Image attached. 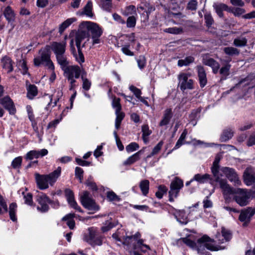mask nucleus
Masks as SVG:
<instances>
[{"label": "nucleus", "instance_id": "f257e3e1", "mask_svg": "<svg viewBox=\"0 0 255 255\" xmlns=\"http://www.w3.org/2000/svg\"><path fill=\"white\" fill-rule=\"evenodd\" d=\"M220 187L224 196L233 195V200L241 207L248 205L250 198H255V185L250 190L245 188L235 189L232 187L227 180H221Z\"/></svg>", "mask_w": 255, "mask_h": 255}, {"label": "nucleus", "instance_id": "f03ea898", "mask_svg": "<svg viewBox=\"0 0 255 255\" xmlns=\"http://www.w3.org/2000/svg\"><path fill=\"white\" fill-rule=\"evenodd\" d=\"M184 243L189 247L194 249L197 248L200 255H208L206 249L211 251H218L219 248L213 244V240L206 235L203 236L197 241V244L188 238L182 239Z\"/></svg>", "mask_w": 255, "mask_h": 255}, {"label": "nucleus", "instance_id": "7ed1b4c3", "mask_svg": "<svg viewBox=\"0 0 255 255\" xmlns=\"http://www.w3.org/2000/svg\"><path fill=\"white\" fill-rule=\"evenodd\" d=\"M61 172V167H58L55 170L48 175H40L36 173L35 177L38 188L40 190H44L48 188V184L52 186L60 176Z\"/></svg>", "mask_w": 255, "mask_h": 255}, {"label": "nucleus", "instance_id": "20e7f679", "mask_svg": "<svg viewBox=\"0 0 255 255\" xmlns=\"http://www.w3.org/2000/svg\"><path fill=\"white\" fill-rule=\"evenodd\" d=\"M34 64L36 66L43 64L48 67L52 70H54V65L50 59V47L48 45L39 51L38 55L34 59Z\"/></svg>", "mask_w": 255, "mask_h": 255}, {"label": "nucleus", "instance_id": "39448f33", "mask_svg": "<svg viewBox=\"0 0 255 255\" xmlns=\"http://www.w3.org/2000/svg\"><path fill=\"white\" fill-rule=\"evenodd\" d=\"M140 234L137 232L133 236H127L125 238L124 244L131 247L133 249H140L143 252H146L150 249L149 246L144 244L143 241L140 239Z\"/></svg>", "mask_w": 255, "mask_h": 255}, {"label": "nucleus", "instance_id": "423d86ee", "mask_svg": "<svg viewBox=\"0 0 255 255\" xmlns=\"http://www.w3.org/2000/svg\"><path fill=\"white\" fill-rule=\"evenodd\" d=\"M83 26L87 29L88 33H90L93 45L101 43V36L103 31L99 26L91 21H85L83 23Z\"/></svg>", "mask_w": 255, "mask_h": 255}, {"label": "nucleus", "instance_id": "0eeeda50", "mask_svg": "<svg viewBox=\"0 0 255 255\" xmlns=\"http://www.w3.org/2000/svg\"><path fill=\"white\" fill-rule=\"evenodd\" d=\"M220 170L234 186H240L242 185L241 180L235 169L229 167H222L220 168Z\"/></svg>", "mask_w": 255, "mask_h": 255}, {"label": "nucleus", "instance_id": "6e6552de", "mask_svg": "<svg viewBox=\"0 0 255 255\" xmlns=\"http://www.w3.org/2000/svg\"><path fill=\"white\" fill-rule=\"evenodd\" d=\"M82 205L88 210L94 213L100 209L99 206L96 204L95 201L90 196L88 191H84L80 198Z\"/></svg>", "mask_w": 255, "mask_h": 255}, {"label": "nucleus", "instance_id": "1a4fd4ad", "mask_svg": "<svg viewBox=\"0 0 255 255\" xmlns=\"http://www.w3.org/2000/svg\"><path fill=\"white\" fill-rule=\"evenodd\" d=\"M191 76V74L190 73H180L178 75V86L181 91H184L186 89L192 90L194 89L193 80L189 79Z\"/></svg>", "mask_w": 255, "mask_h": 255}, {"label": "nucleus", "instance_id": "9d476101", "mask_svg": "<svg viewBox=\"0 0 255 255\" xmlns=\"http://www.w3.org/2000/svg\"><path fill=\"white\" fill-rule=\"evenodd\" d=\"M183 186L182 180L176 177L173 180L170 184V191H169V201L172 202L174 198L177 197L180 190Z\"/></svg>", "mask_w": 255, "mask_h": 255}, {"label": "nucleus", "instance_id": "9b49d317", "mask_svg": "<svg viewBox=\"0 0 255 255\" xmlns=\"http://www.w3.org/2000/svg\"><path fill=\"white\" fill-rule=\"evenodd\" d=\"M221 158L222 155L221 154H217L211 167L212 173L215 178V181L216 182L219 183L220 186L221 185V180H227L225 179L222 178L221 177L222 175H219V170L220 168L219 162Z\"/></svg>", "mask_w": 255, "mask_h": 255}, {"label": "nucleus", "instance_id": "f8f14e48", "mask_svg": "<svg viewBox=\"0 0 255 255\" xmlns=\"http://www.w3.org/2000/svg\"><path fill=\"white\" fill-rule=\"evenodd\" d=\"M36 201L39 205L37 209L41 212L44 213L48 211L49 206L48 203H51V200L46 194L41 193L37 196Z\"/></svg>", "mask_w": 255, "mask_h": 255}, {"label": "nucleus", "instance_id": "ddd939ff", "mask_svg": "<svg viewBox=\"0 0 255 255\" xmlns=\"http://www.w3.org/2000/svg\"><path fill=\"white\" fill-rule=\"evenodd\" d=\"M255 214V206L254 207H249L241 211L239 219L244 224H247L250 222L251 218Z\"/></svg>", "mask_w": 255, "mask_h": 255}, {"label": "nucleus", "instance_id": "4468645a", "mask_svg": "<svg viewBox=\"0 0 255 255\" xmlns=\"http://www.w3.org/2000/svg\"><path fill=\"white\" fill-rule=\"evenodd\" d=\"M86 241L92 246H101L102 244L101 237L92 228L89 229V235Z\"/></svg>", "mask_w": 255, "mask_h": 255}, {"label": "nucleus", "instance_id": "2eb2a0df", "mask_svg": "<svg viewBox=\"0 0 255 255\" xmlns=\"http://www.w3.org/2000/svg\"><path fill=\"white\" fill-rule=\"evenodd\" d=\"M63 70L66 78H78L81 72L80 68L76 65L67 66Z\"/></svg>", "mask_w": 255, "mask_h": 255}, {"label": "nucleus", "instance_id": "dca6fc26", "mask_svg": "<svg viewBox=\"0 0 255 255\" xmlns=\"http://www.w3.org/2000/svg\"><path fill=\"white\" fill-rule=\"evenodd\" d=\"M67 43L65 40L60 42H52L50 43V50L51 49L55 55L59 54H65Z\"/></svg>", "mask_w": 255, "mask_h": 255}, {"label": "nucleus", "instance_id": "f3484780", "mask_svg": "<svg viewBox=\"0 0 255 255\" xmlns=\"http://www.w3.org/2000/svg\"><path fill=\"white\" fill-rule=\"evenodd\" d=\"M243 178L247 186H250L255 182V172L252 167H248L245 169Z\"/></svg>", "mask_w": 255, "mask_h": 255}, {"label": "nucleus", "instance_id": "a211bd4d", "mask_svg": "<svg viewBox=\"0 0 255 255\" xmlns=\"http://www.w3.org/2000/svg\"><path fill=\"white\" fill-rule=\"evenodd\" d=\"M0 103L9 112L10 114L13 115L15 113L16 109L14 103L9 96H6L1 99Z\"/></svg>", "mask_w": 255, "mask_h": 255}, {"label": "nucleus", "instance_id": "6ab92c4d", "mask_svg": "<svg viewBox=\"0 0 255 255\" xmlns=\"http://www.w3.org/2000/svg\"><path fill=\"white\" fill-rule=\"evenodd\" d=\"M65 193L67 200L70 207L80 212H83L81 208L78 205L77 202L74 199V195L73 191L69 189H66L65 190Z\"/></svg>", "mask_w": 255, "mask_h": 255}, {"label": "nucleus", "instance_id": "aec40b11", "mask_svg": "<svg viewBox=\"0 0 255 255\" xmlns=\"http://www.w3.org/2000/svg\"><path fill=\"white\" fill-rule=\"evenodd\" d=\"M203 63L204 65L211 67L214 74H217L218 72L220 64L214 59L209 57H204L203 59Z\"/></svg>", "mask_w": 255, "mask_h": 255}, {"label": "nucleus", "instance_id": "412c9836", "mask_svg": "<svg viewBox=\"0 0 255 255\" xmlns=\"http://www.w3.org/2000/svg\"><path fill=\"white\" fill-rule=\"evenodd\" d=\"M89 33L87 31L79 30L75 35V42L77 48H81L82 42L85 39L89 40Z\"/></svg>", "mask_w": 255, "mask_h": 255}, {"label": "nucleus", "instance_id": "4be33fe9", "mask_svg": "<svg viewBox=\"0 0 255 255\" xmlns=\"http://www.w3.org/2000/svg\"><path fill=\"white\" fill-rule=\"evenodd\" d=\"M198 72V77L200 83V86L201 88L204 87L207 83V79L206 72L202 66H197L196 67Z\"/></svg>", "mask_w": 255, "mask_h": 255}, {"label": "nucleus", "instance_id": "5701e85b", "mask_svg": "<svg viewBox=\"0 0 255 255\" xmlns=\"http://www.w3.org/2000/svg\"><path fill=\"white\" fill-rule=\"evenodd\" d=\"M48 150L46 149H42L40 151L37 150H31L27 153L25 155V159L27 160H32L35 158H38L40 156H43L47 155Z\"/></svg>", "mask_w": 255, "mask_h": 255}, {"label": "nucleus", "instance_id": "b1692460", "mask_svg": "<svg viewBox=\"0 0 255 255\" xmlns=\"http://www.w3.org/2000/svg\"><path fill=\"white\" fill-rule=\"evenodd\" d=\"M173 117V113L171 109H167L164 112L160 122L159 123L160 127L167 125L170 123Z\"/></svg>", "mask_w": 255, "mask_h": 255}, {"label": "nucleus", "instance_id": "393cba45", "mask_svg": "<svg viewBox=\"0 0 255 255\" xmlns=\"http://www.w3.org/2000/svg\"><path fill=\"white\" fill-rule=\"evenodd\" d=\"M174 216L178 222L182 224H186L188 222V218L184 210H176L174 213Z\"/></svg>", "mask_w": 255, "mask_h": 255}, {"label": "nucleus", "instance_id": "a878e982", "mask_svg": "<svg viewBox=\"0 0 255 255\" xmlns=\"http://www.w3.org/2000/svg\"><path fill=\"white\" fill-rule=\"evenodd\" d=\"M2 66L7 72L9 73L13 70L12 62L11 59L8 56H4L1 59Z\"/></svg>", "mask_w": 255, "mask_h": 255}, {"label": "nucleus", "instance_id": "bb28decb", "mask_svg": "<svg viewBox=\"0 0 255 255\" xmlns=\"http://www.w3.org/2000/svg\"><path fill=\"white\" fill-rule=\"evenodd\" d=\"M213 7L215 9L217 14L220 17H222L223 16V11L224 10H230V9L228 8V6L224 3H215L213 5Z\"/></svg>", "mask_w": 255, "mask_h": 255}, {"label": "nucleus", "instance_id": "cd10ccee", "mask_svg": "<svg viewBox=\"0 0 255 255\" xmlns=\"http://www.w3.org/2000/svg\"><path fill=\"white\" fill-rule=\"evenodd\" d=\"M142 153V150H139L131 156H129L124 162L125 165H131L140 159V155Z\"/></svg>", "mask_w": 255, "mask_h": 255}, {"label": "nucleus", "instance_id": "c85d7f7f", "mask_svg": "<svg viewBox=\"0 0 255 255\" xmlns=\"http://www.w3.org/2000/svg\"><path fill=\"white\" fill-rule=\"evenodd\" d=\"M62 96V92L61 91L58 90L54 92V93L51 95L49 96V98L50 100V102L47 105V106H49L50 104H52V101H54L53 104V107L56 106L57 105V102L59 100L60 98Z\"/></svg>", "mask_w": 255, "mask_h": 255}, {"label": "nucleus", "instance_id": "c756f323", "mask_svg": "<svg viewBox=\"0 0 255 255\" xmlns=\"http://www.w3.org/2000/svg\"><path fill=\"white\" fill-rule=\"evenodd\" d=\"M4 15L8 22H13L15 19V14L10 6H7L4 10Z\"/></svg>", "mask_w": 255, "mask_h": 255}, {"label": "nucleus", "instance_id": "7c9ffc66", "mask_svg": "<svg viewBox=\"0 0 255 255\" xmlns=\"http://www.w3.org/2000/svg\"><path fill=\"white\" fill-rule=\"evenodd\" d=\"M93 4L91 1H88L84 6L83 10L81 14H85L89 17L93 16V13L92 12Z\"/></svg>", "mask_w": 255, "mask_h": 255}, {"label": "nucleus", "instance_id": "2f4dec72", "mask_svg": "<svg viewBox=\"0 0 255 255\" xmlns=\"http://www.w3.org/2000/svg\"><path fill=\"white\" fill-rule=\"evenodd\" d=\"M57 61L59 64L61 65L62 68L64 69L67 66L68 62L65 54H59L55 55Z\"/></svg>", "mask_w": 255, "mask_h": 255}, {"label": "nucleus", "instance_id": "473e14b6", "mask_svg": "<svg viewBox=\"0 0 255 255\" xmlns=\"http://www.w3.org/2000/svg\"><path fill=\"white\" fill-rule=\"evenodd\" d=\"M210 179V175L208 174H196L194 175L193 179L200 183H204Z\"/></svg>", "mask_w": 255, "mask_h": 255}, {"label": "nucleus", "instance_id": "72a5a7b5", "mask_svg": "<svg viewBox=\"0 0 255 255\" xmlns=\"http://www.w3.org/2000/svg\"><path fill=\"white\" fill-rule=\"evenodd\" d=\"M149 182L147 180L141 181L139 184V187L143 195L146 196L149 190Z\"/></svg>", "mask_w": 255, "mask_h": 255}, {"label": "nucleus", "instance_id": "f704fd0d", "mask_svg": "<svg viewBox=\"0 0 255 255\" xmlns=\"http://www.w3.org/2000/svg\"><path fill=\"white\" fill-rule=\"evenodd\" d=\"M76 20L75 18H70L64 21L59 26V32L62 33L64 30Z\"/></svg>", "mask_w": 255, "mask_h": 255}, {"label": "nucleus", "instance_id": "c9c22d12", "mask_svg": "<svg viewBox=\"0 0 255 255\" xmlns=\"http://www.w3.org/2000/svg\"><path fill=\"white\" fill-rule=\"evenodd\" d=\"M37 94V87L34 85H30L27 89V96L29 99H33Z\"/></svg>", "mask_w": 255, "mask_h": 255}, {"label": "nucleus", "instance_id": "e433bc0d", "mask_svg": "<svg viewBox=\"0 0 255 255\" xmlns=\"http://www.w3.org/2000/svg\"><path fill=\"white\" fill-rule=\"evenodd\" d=\"M112 107L115 109V114L121 113L122 106L120 104V99L114 97L112 103Z\"/></svg>", "mask_w": 255, "mask_h": 255}, {"label": "nucleus", "instance_id": "4c0bfd02", "mask_svg": "<svg viewBox=\"0 0 255 255\" xmlns=\"http://www.w3.org/2000/svg\"><path fill=\"white\" fill-rule=\"evenodd\" d=\"M17 209V205L15 203H12L9 206V214L10 218L13 221L16 220L15 213Z\"/></svg>", "mask_w": 255, "mask_h": 255}, {"label": "nucleus", "instance_id": "58836bf2", "mask_svg": "<svg viewBox=\"0 0 255 255\" xmlns=\"http://www.w3.org/2000/svg\"><path fill=\"white\" fill-rule=\"evenodd\" d=\"M194 61V58L192 56L186 57L184 59H180L178 61V66L182 67L183 66H188L190 64L193 63Z\"/></svg>", "mask_w": 255, "mask_h": 255}, {"label": "nucleus", "instance_id": "ea45409f", "mask_svg": "<svg viewBox=\"0 0 255 255\" xmlns=\"http://www.w3.org/2000/svg\"><path fill=\"white\" fill-rule=\"evenodd\" d=\"M233 136V132L231 129H228L225 130L223 132L220 137V140L222 142H225L231 139Z\"/></svg>", "mask_w": 255, "mask_h": 255}, {"label": "nucleus", "instance_id": "a19ab883", "mask_svg": "<svg viewBox=\"0 0 255 255\" xmlns=\"http://www.w3.org/2000/svg\"><path fill=\"white\" fill-rule=\"evenodd\" d=\"M224 52L230 56L238 55L240 53V51L233 47H227L224 48Z\"/></svg>", "mask_w": 255, "mask_h": 255}, {"label": "nucleus", "instance_id": "79ce46f5", "mask_svg": "<svg viewBox=\"0 0 255 255\" xmlns=\"http://www.w3.org/2000/svg\"><path fill=\"white\" fill-rule=\"evenodd\" d=\"M7 206L3 196L0 194V215L7 211Z\"/></svg>", "mask_w": 255, "mask_h": 255}, {"label": "nucleus", "instance_id": "37998d69", "mask_svg": "<svg viewBox=\"0 0 255 255\" xmlns=\"http://www.w3.org/2000/svg\"><path fill=\"white\" fill-rule=\"evenodd\" d=\"M231 65L229 63H226L220 70V74L223 76L227 77L230 74V70Z\"/></svg>", "mask_w": 255, "mask_h": 255}, {"label": "nucleus", "instance_id": "c03bdc74", "mask_svg": "<svg viewBox=\"0 0 255 255\" xmlns=\"http://www.w3.org/2000/svg\"><path fill=\"white\" fill-rule=\"evenodd\" d=\"M163 31L166 33H169L173 34H178L182 32V28L180 27H170L163 29Z\"/></svg>", "mask_w": 255, "mask_h": 255}, {"label": "nucleus", "instance_id": "a18cd8bd", "mask_svg": "<svg viewBox=\"0 0 255 255\" xmlns=\"http://www.w3.org/2000/svg\"><path fill=\"white\" fill-rule=\"evenodd\" d=\"M85 184L89 189L93 191H97L98 190L97 186L93 181V177L91 176H90L88 179L86 180Z\"/></svg>", "mask_w": 255, "mask_h": 255}, {"label": "nucleus", "instance_id": "49530a36", "mask_svg": "<svg viewBox=\"0 0 255 255\" xmlns=\"http://www.w3.org/2000/svg\"><path fill=\"white\" fill-rule=\"evenodd\" d=\"M116 119L115 121V128H116V129H118L120 127L122 121L123 120L125 117V114L124 113L121 112L116 114Z\"/></svg>", "mask_w": 255, "mask_h": 255}, {"label": "nucleus", "instance_id": "de8ad7c7", "mask_svg": "<svg viewBox=\"0 0 255 255\" xmlns=\"http://www.w3.org/2000/svg\"><path fill=\"white\" fill-rule=\"evenodd\" d=\"M247 40L246 38H236L234 40V45L237 47H243L246 45Z\"/></svg>", "mask_w": 255, "mask_h": 255}, {"label": "nucleus", "instance_id": "09e8293b", "mask_svg": "<svg viewBox=\"0 0 255 255\" xmlns=\"http://www.w3.org/2000/svg\"><path fill=\"white\" fill-rule=\"evenodd\" d=\"M142 132L143 139L144 142H146L147 140L146 137L149 136L151 133V131L149 129L148 126L147 125L142 126Z\"/></svg>", "mask_w": 255, "mask_h": 255}, {"label": "nucleus", "instance_id": "8fccbe9b", "mask_svg": "<svg viewBox=\"0 0 255 255\" xmlns=\"http://www.w3.org/2000/svg\"><path fill=\"white\" fill-rule=\"evenodd\" d=\"M221 232L222 236L224 237V242H225L230 241L232 238V234L230 231L224 227H222Z\"/></svg>", "mask_w": 255, "mask_h": 255}, {"label": "nucleus", "instance_id": "3c124183", "mask_svg": "<svg viewBox=\"0 0 255 255\" xmlns=\"http://www.w3.org/2000/svg\"><path fill=\"white\" fill-rule=\"evenodd\" d=\"M78 54L75 55V57L76 61L80 64H81L85 61L84 55L82 52L81 48H77Z\"/></svg>", "mask_w": 255, "mask_h": 255}, {"label": "nucleus", "instance_id": "603ef678", "mask_svg": "<svg viewBox=\"0 0 255 255\" xmlns=\"http://www.w3.org/2000/svg\"><path fill=\"white\" fill-rule=\"evenodd\" d=\"M169 8L170 10L177 11L180 10V6L178 0H172L170 4Z\"/></svg>", "mask_w": 255, "mask_h": 255}, {"label": "nucleus", "instance_id": "864d4df0", "mask_svg": "<svg viewBox=\"0 0 255 255\" xmlns=\"http://www.w3.org/2000/svg\"><path fill=\"white\" fill-rule=\"evenodd\" d=\"M167 191V188L164 186H159L158 187V191L156 192V196L159 198L161 199L164 193Z\"/></svg>", "mask_w": 255, "mask_h": 255}, {"label": "nucleus", "instance_id": "5fc2aeb1", "mask_svg": "<svg viewBox=\"0 0 255 255\" xmlns=\"http://www.w3.org/2000/svg\"><path fill=\"white\" fill-rule=\"evenodd\" d=\"M22 157L18 156L15 158L11 162V166L13 168H19L21 164Z\"/></svg>", "mask_w": 255, "mask_h": 255}, {"label": "nucleus", "instance_id": "6e6d98bb", "mask_svg": "<svg viewBox=\"0 0 255 255\" xmlns=\"http://www.w3.org/2000/svg\"><path fill=\"white\" fill-rule=\"evenodd\" d=\"M136 13V8L134 5H129L126 7L125 10L123 12V14L128 16Z\"/></svg>", "mask_w": 255, "mask_h": 255}, {"label": "nucleus", "instance_id": "4d7b16f0", "mask_svg": "<svg viewBox=\"0 0 255 255\" xmlns=\"http://www.w3.org/2000/svg\"><path fill=\"white\" fill-rule=\"evenodd\" d=\"M112 0H101L102 7L107 11H110L112 7Z\"/></svg>", "mask_w": 255, "mask_h": 255}, {"label": "nucleus", "instance_id": "13d9d810", "mask_svg": "<svg viewBox=\"0 0 255 255\" xmlns=\"http://www.w3.org/2000/svg\"><path fill=\"white\" fill-rule=\"evenodd\" d=\"M83 170L79 167H76L75 168V176L78 178L80 182L82 183L83 179Z\"/></svg>", "mask_w": 255, "mask_h": 255}, {"label": "nucleus", "instance_id": "bf43d9fd", "mask_svg": "<svg viewBox=\"0 0 255 255\" xmlns=\"http://www.w3.org/2000/svg\"><path fill=\"white\" fill-rule=\"evenodd\" d=\"M139 148V145L136 142H131L126 146V150L128 152H133Z\"/></svg>", "mask_w": 255, "mask_h": 255}, {"label": "nucleus", "instance_id": "052dcab7", "mask_svg": "<svg viewBox=\"0 0 255 255\" xmlns=\"http://www.w3.org/2000/svg\"><path fill=\"white\" fill-rule=\"evenodd\" d=\"M204 18L207 26L210 27L214 22V20L210 13H206Z\"/></svg>", "mask_w": 255, "mask_h": 255}, {"label": "nucleus", "instance_id": "680f3d73", "mask_svg": "<svg viewBox=\"0 0 255 255\" xmlns=\"http://www.w3.org/2000/svg\"><path fill=\"white\" fill-rule=\"evenodd\" d=\"M122 51L123 53L128 56H132L134 55L133 52L130 50L129 45L128 44L123 46L122 48Z\"/></svg>", "mask_w": 255, "mask_h": 255}, {"label": "nucleus", "instance_id": "e2e57ef3", "mask_svg": "<svg viewBox=\"0 0 255 255\" xmlns=\"http://www.w3.org/2000/svg\"><path fill=\"white\" fill-rule=\"evenodd\" d=\"M82 79L83 81L82 87L83 89L86 91H88L90 89L91 86V82L87 78H84L83 76L82 77Z\"/></svg>", "mask_w": 255, "mask_h": 255}, {"label": "nucleus", "instance_id": "0e129e2a", "mask_svg": "<svg viewBox=\"0 0 255 255\" xmlns=\"http://www.w3.org/2000/svg\"><path fill=\"white\" fill-rule=\"evenodd\" d=\"M136 24V19L133 16L128 17L127 21V26L128 27H134Z\"/></svg>", "mask_w": 255, "mask_h": 255}, {"label": "nucleus", "instance_id": "69168bd1", "mask_svg": "<svg viewBox=\"0 0 255 255\" xmlns=\"http://www.w3.org/2000/svg\"><path fill=\"white\" fill-rule=\"evenodd\" d=\"M24 195V202L25 204L28 205H31L32 204V195L31 193H28L24 195V192L22 193Z\"/></svg>", "mask_w": 255, "mask_h": 255}, {"label": "nucleus", "instance_id": "338daca9", "mask_svg": "<svg viewBox=\"0 0 255 255\" xmlns=\"http://www.w3.org/2000/svg\"><path fill=\"white\" fill-rule=\"evenodd\" d=\"M107 198L110 201H119L120 198L113 191L108 192L107 194Z\"/></svg>", "mask_w": 255, "mask_h": 255}, {"label": "nucleus", "instance_id": "774afa93", "mask_svg": "<svg viewBox=\"0 0 255 255\" xmlns=\"http://www.w3.org/2000/svg\"><path fill=\"white\" fill-rule=\"evenodd\" d=\"M129 90L133 93L137 98L138 99L141 97V92L139 89L133 86H130L129 87Z\"/></svg>", "mask_w": 255, "mask_h": 255}]
</instances>
